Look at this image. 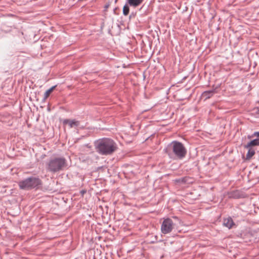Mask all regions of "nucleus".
Returning a JSON list of instances; mask_svg holds the SVG:
<instances>
[{"label": "nucleus", "mask_w": 259, "mask_h": 259, "mask_svg": "<svg viewBox=\"0 0 259 259\" xmlns=\"http://www.w3.org/2000/svg\"><path fill=\"white\" fill-rule=\"evenodd\" d=\"M259 145V138H257L251 141L247 145L244 146L245 148H249L251 146Z\"/></svg>", "instance_id": "1a4fd4ad"}, {"label": "nucleus", "mask_w": 259, "mask_h": 259, "mask_svg": "<svg viewBox=\"0 0 259 259\" xmlns=\"http://www.w3.org/2000/svg\"><path fill=\"white\" fill-rule=\"evenodd\" d=\"M143 0H128V4L134 7H136L139 6L142 3Z\"/></svg>", "instance_id": "9d476101"}, {"label": "nucleus", "mask_w": 259, "mask_h": 259, "mask_svg": "<svg viewBox=\"0 0 259 259\" xmlns=\"http://www.w3.org/2000/svg\"><path fill=\"white\" fill-rule=\"evenodd\" d=\"M214 94V90L208 91L204 92L201 95V98L204 100H206L211 97H212Z\"/></svg>", "instance_id": "0eeeda50"}, {"label": "nucleus", "mask_w": 259, "mask_h": 259, "mask_svg": "<svg viewBox=\"0 0 259 259\" xmlns=\"http://www.w3.org/2000/svg\"><path fill=\"white\" fill-rule=\"evenodd\" d=\"M248 149V151L246 154V159L249 160L254 155L255 151L253 149L250 148V147Z\"/></svg>", "instance_id": "9b49d317"}, {"label": "nucleus", "mask_w": 259, "mask_h": 259, "mask_svg": "<svg viewBox=\"0 0 259 259\" xmlns=\"http://www.w3.org/2000/svg\"><path fill=\"white\" fill-rule=\"evenodd\" d=\"M46 165L48 171L56 174L66 169L67 167V162L63 157H53L48 160Z\"/></svg>", "instance_id": "7ed1b4c3"}, {"label": "nucleus", "mask_w": 259, "mask_h": 259, "mask_svg": "<svg viewBox=\"0 0 259 259\" xmlns=\"http://www.w3.org/2000/svg\"><path fill=\"white\" fill-rule=\"evenodd\" d=\"M130 11L129 7L127 5H125L123 8V14L125 16H127Z\"/></svg>", "instance_id": "ddd939ff"}, {"label": "nucleus", "mask_w": 259, "mask_h": 259, "mask_svg": "<svg viewBox=\"0 0 259 259\" xmlns=\"http://www.w3.org/2000/svg\"><path fill=\"white\" fill-rule=\"evenodd\" d=\"M56 85L52 87L50 89L48 90L44 94V99L46 100L47 99L50 94L52 93V92L54 91V90L55 89Z\"/></svg>", "instance_id": "f8f14e48"}, {"label": "nucleus", "mask_w": 259, "mask_h": 259, "mask_svg": "<svg viewBox=\"0 0 259 259\" xmlns=\"http://www.w3.org/2000/svg\"><path fill=\"white\" fill-rule=\"evenodd\" d=\"M80 193L83 195L85 193H86V191L85 190H82V191H80Z\"/></svg>", "instance_id": "2eb2a0df"}, {"label": "nucleus", "mask_w": 259, "mask_h": 259, "mask_svg": "<svg viewBox=\"0 0 259 259\" xmlns=\"http://www.w3.org/2000/svg\"><path fill=\"white\" fill-rule=\"evenodd\" d=\"M63 123L68 124L70 127H77L79 125V122L75 119H65Z\"/></svg>", "instance_id": "423d86ee"}, {"label": "nucleus", "mask_w": 259, "mask_h": 259, "mask_svg": "<svg viewBox=\"0 0 259 259\" xmlns=\"http://www.w3.org/2000/svg\"><path fill=\"white\" fill-rule=\"evenodd\" d=\"M234 225V222L231 218H228L227 219H224V225L225 227L228 228L229 229H231Z\"/></svg>", "instance_id": "6e6552de"}, {"label": "nucleus", "mask_w": 259, "mask_h": 259, "mask_svg": "<svg viewBox=\"0 0 259 259\" xmlns=\"http://www.w3.org/2000/svg\"><path fill=\"white\" fill-rule=\"evenodd\" d=\"M174 223L171 219H165L163 220L161 226V230L162 233L167 234L171 232L174 228Z\"/></svg>", "instance_id": "39448f33"}, {"label": "nucleus", "mask_w": 259, "mask_h": 259, "mask_svg": "<svg viewBox=\"0 0 259 259\" xmlns=\"http://www.w3.org/2000/svg\"><path fill=\"white\" fill-rule=\"evenodd\" d=\"M41 185V180L36 177H29L20 181L19 186L21 189L29 190Z\"/></svg>", "instance_id": "20e7f679"}, {"label": "nucleus", "mask_w": 259, "mask_h": 259, "mask_svg": "<svg viewBox=\"0 0 259 259\" xmlns=\"http://www.w3.org/2000/svg\"><path fill=\"white\" fill-rule=\"evenodd\" d=\"M95 147L99 153L105 155L112 154L117 148L116 143L109 138H103L97 141Z\"/></svg>", "instance_id": "f03ea898"}, {"label": "nucleus", "mask_w": 259, "mask_h": 259, "mask_svg": "<svg viewBox=\"0 0 259 259\" xmlns=\"http://www.w3.org/2000/svg\"><path fill=\"white\" fill-rule=\"evenodd\" d=\"M253 135L259 137V132H255Z\"/></svg>", "instance_id": "4468645a"}, {"label": "nucleus", "mask_w": 259, "mask_h": 259, "mask_svg": "<svg viewBox=\"0 0 259 259\" xmlns=\"http://www.w3.org/2000/svg\"><path fill=\"white\" fill-rule=\"evenodd\" d=\"M164 152L169 158L182 159L187 154V149L184 145L177 141H174L169 143L164 149Z\"/></svg>", "instance_id": "f257e3e1"}]
</instances>
